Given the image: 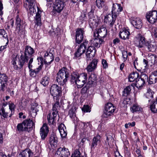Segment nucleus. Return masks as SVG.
Returning <instances> with one entry per match:
<instances>
[{
    "mask_svg": "<svg viewBox=\"0 0 157 157\" xmlns=\"http://www.w3.org/2000/svg\"><path fill=\"white\" fill-rule=\"evenodd\" d=\"M132 25L137 29H140L142 26V22L141 19L139 17H134L131 20Z\"/></svg>",
    "mask_w": 157,
    "mask_h": 157,
    "instance_id": "obj_19",
    "label": "nucleus"
},
{
    "mask_svg": "<svg viewBox=\"0 0 157 157\" xmlns=\"http://www.w3.org/2000/svg\"><path fill=\"white\" fill-rule=\"evenodd\" d=\"M120 42V40L118 38H116L113 40V43L115 44H117Z\"/></svg>",
    "mask_w": 157,
    "mask_h": 157,
    "instance_id": "obj_64",
    "label": "nucleus"
},
{
    "mask_svg": "<svg viewBox=\"0 0 157 157\" xmlns=\"http://www.w3.org/2000/svg\"><path fill=\"white\" fill-rule=\"evenodd\" d=\"M157 81V70L152 72L149 77L148 83L150 84H155Z\"/></svg>",
    "mask_w": 157,
    "mask_h": 157,
    "instance_id": "obj_29",
    "label": "nucleus"
},
{
    "mask_svg": "<svg viewBox=\"0 0 157 157\" xmlns=\"http://www.w3.org/2000/svg\"><path fill=\"white\" fill-rule=\"evenodd\" d=\"M34 53V49L29 46H27L25 48L24 53L22 54L20 56V64L23 65L24 63H26L28 61L29 59L30 61L32 59L33 61V55Z\"/></svg>",
    "mask_w": 157,
    "mask_h": 157,
    "instance_id": "obj_2",
    "label": "nucleus"
},
{
    "mask_svg": "<svg viewBox=\"0 0 157 157\" xmlns=\"http://www.w3.org/2000/svg\"><path fill=\"white\" fill-rule=\"evenodd\" d=\"M33 60L32 59H31L30 61H29L28 64V68L30 70V71H33L35 74H36V75L38 74L37 71L35 69H33L32 68L33 67V65L32 64V63H33Z\"/></svg>",
    "mask_w": 157,
    "mask_h": 157,
    "instance_id": "obj_47",
    "label": "nucleus"
},
{
    "mask_svg": "<svg viewBox=\"0 0 157 157\" xmlns=\"http://www.w3.org/2000/svg\"><path fill=\"white\" fill-rule=\"evenodd\" d=\"M75 110L73 108H71L69 111V115L72 119L75 117Z\"/></svg>",
    "mask_w": 157,
    "mask_h": 157,
    "instance_id": "obj_49",
    "label": "nucleus"
},
{
    "mask_svg": "<svg viewBox=\"0 0 157 157\" xmlns=\"http://www.w3.org/2000/svg\"><path fill=\"white\" fill-rule=\"evenodd\" d=\"M57 114L58 113L53 111L52 114L50 113L47 115V119L48 121V124L49 125H51L52 127L56 125L55 118Z\"/></svg>",
    "mask_w": 157,
    "mask_h": 157,
    "instance_id": "obj_14",
    "label": "nucleus"
},
{
    "mask_svg": "<svg viewBox=\"0 0 157 157\" xmlns=\"http://www.w3.org/2000/svg\"><path fill=\"white\" fill-rule=\"evenodd\" d=\"M139 75L137 72H133L131 73L129 76L128 79L130 82L136 81L139 78Z\"/></svg>",
    "mask_w": 157,
    "mask_h": 157,
    "instance_id": "obj_36",
    "label": "nucleus"
},
{
    "mask_svg": "<svg viewBox=\"0 0 157 157\" xmlns=\"http://www.w3.org/2000/svg\"><path fill=\"white\" fill-rule=\"evenodd\" d=\"M3 9V4L2 2L0 0V16H2L3 14L2 10Z\"/></svg>",
    "mask_w": 157,
    "mask_h": 157,
    "instance_id": "obj_62",
    "label": "nucleus"
},
{
    "mask_svg": "<svg viewBox=\"0 0 157 157\" xmlns=\"http://www.w3.org/2000/svg\"><path fill=\"white\" fill-rule=\"evenodd\" d=\"M98 36L100 38H97L102 39V38H105L106 37L107 34V29L105 27H101L99 29L97 32ZM102 40H103L102 39Z\"/></svg>",
    "mask_w": 157,
    "mask_h": 157,
    "instance_id": "obj_27",
    "label": "nucleus"
},
{
    "mask_svg": "<svg viewBox=\"0 0 157 157\" xmlns=\"http://www.w3.org/2000/svg\"><path fill=\"white\" fill-rule=\"evenodd\" d=\"M104 0H96V4L99 8H101L104 6Z\"/></svg>",
    "mask_w": 157,
    "mask_h": 157,
    "instance_id": "obj_48",
    "label": "nucleus"
},
{
    "mask_svg": "<svg viewBox=\"0 0 157 157\" xmlns=\"http://www.w3.org/2000/svg\"><path fill=\"white\" fill-rule=\"evenodd\" d=\"M101 136L99 135H97L93 137L90 144V148L91 151L94 150L101 142Z\"/></svg>",
    "mask_w": 157,
    "mask_h": 157,
    "instance_id": "obj_16",
    "label": "nucleus"
},
{
    "mask_svg": "<svg viewBox=\"0 0 157 157\" xmlns=\"http://www.w3.org/2000/svg\"><path fill=\"white\" fill-rule=\"evenodd\" d=\"M85 32L83 29L78 28L76 31L75 40L76 43L79 44L83 40Z\"/></svg>",
    "mask_w": 157,
    "mask_h": 157,
    "instance_id": "obj_10",
    "label": "nucleus"
},
{
    "mask_svg": "<svg viewBox=\"0 0 157 157\" xmlns=\"http://www.w3.org/2000/svg\"><path fill=\"white\" fill-rule=\"evenodd\" d=\"M9 111L10 113L9 114V117H11L14 113L16 105L13 103H9Z\"/></svg>",
    "mask_w": 157,
    "mask_h": 157,
    "instance_id": "obj_38",
    "label": "nucleus"
},
{
    "mask_svg": "<svg viewBox=\"0 0 157 157\" xmlns=\"http://www.w3.org/2000/svg\"><path fill=\"white\" fill-rule=\"evenodd\" d=\"M20 57L18 58V65H17L16 64V61L17 60V58L16 57L13 58L12 60V64L13 65L14 69H15L16 70H18V69H21L22 68L23 66L24 65H25L26 64V63H24V64H23V65L22 66L20 65Z\"/></svg>",
    "mask_w": 157,
    "mask_h": 157,
    "instance_id": "obj_33",
    "label": "nucleus"
},
{
    "mask_svg": "<svg viewBox=\"0 0 157 157\" xmlns=\"http://www.w3.org/2000/svg\"><path fill=\"white\" fill-rule=\"evenodd\" d=\"M97 77L94 74H91L89 76L88 81H87V83L89 85H91L93 84L94 81L96 79Z\"/></svg>",
    "mask_w": 157,
    "mask_h": 157,
    "instance_id": "obj_39",
    "label": "nucleus"
},
{
    "mask_svg": "<svg viewBox=\"0 0 157 157\" xmlns=\"http://www.w3.org/2000/svg\"><path fill=\"white\" fill-rule=\"evenodd\" d=\"M37 106L38 105L36 104H35V105H32L30 110L31 114L34 113L35 114V115L36 114L37 112L38 111V110L37 109Z\"/></svg>",
    "mask_w": 157,
    "mask_h": 157,
    "instance_id": "obj_44",
    "label": "nucleus"
},
{
    "mask_svg": "<svg viewBox=\"0 0 157 157\" xmlns=\"http://www.w3.org/2000/svg\"><path fill=\"white\" fill-rule=\"evenodd\" d=\"M98 62L97 59H94L87 66L86 69L88 72L94 71L97 68Z\"/></svg>",
    "mask_w": 157,
    "mask_h": 157,
    "instance_id": "obj_20",
    "label": "nucleus"
},
{
    "mask_svg": "<svg viewBox=\"0 0 157 157\" xmlns=\"http://www.w3.org/2000/svg\"><path fill=\"white\" fill-rule=\"evenodd\" d=\"M62 92L61 88L56 84H53L51 86L50 93L52 96L61 94Z\"/></svg>",
    "mask_w": 157,
    "mask_h": 157,
    "instance_id": "obj_15",
    "label": "nucleus"
},
{
    "mask_svg": "<svg viewBox=\"0 0 157 157\" xmlns=\"http://www.w3.org/2000/svg\"><path fill=\"white\" fill-rule=\"evenodd\" d=\"M102 63L104 68H106L108 67V64L105 60L103 59L102 61Z\"/></svg>",
    "mask_w": 157,
    "mask_h": 157,
    "instance_id": "obj_60",
    "label": "nucleus"
},
{
    "mask_svg": "<svg viewBox=\"0 0 157 157\" xmlns=\"http://www.w3.org/2000/svg\"><path fill=\"white\" fill-rule=\"evenodd\" d=\"M137 37L138 38V42H135V45L139 48L144 47L147 41H146L145 37L140 33L138 34Z\"/></svg>",
    "mask_w": 157,
    "mask_h": 157,
    "instance_id": "obj_13",
    "label": "nucleus"
},
{
    "mask_svg": "<svg viewBox=\"0 0 157 157\" xmlns=\"http://www.w3.org/2000/svg\"><path fill=\"white\" fill-rule=\"evenodd\" d=\"M58 142V139L54 133H52L49 139V143L50 145L54 147L57 146Z\"/></svg>",
    "mask_w": 157,
    "mask_h": 157,
    "instance_id": "obj_31",
    "label": "nucleus"
},
{
    "mask_svg": "<svg viewBox=\"0 0 157 157\" xmlns=\"http://www.w3.org/2000/svg\"><path fill=\"white\" fill-rule=\"evenodd\" d=\"M8 80V77L4 73H0V91L5 90Z\"/></svg>",
    "mask_w": 157,
    "mask_h": 157,
    "instance_id": "obj_7",
    "label": "nucleus"
},
{
    "mask_svg": "<svg viewBox=\"0 0 157 157\" xmlns=\"http://www.w3.org/2000/svg\"><path fill=\"white\" fill-rule=\"evenodd\" d=\"M140 78L145 82L146 81H147V80L148 77L147 75L146 74H142L140 76Z\"/></svg>",
    "mask_w": 157,
    "mask_h": 157,
    "instance_id": "obj_55",
    "label": "nucleus"
},
{
    "mask_svg": "<svg viewBox=\"0 0 157 157\" xmlns=\"http://www.w3.org/2000/svg\"><path fill=\"white\" fill-rule=\"evenodd\" d=\"M70 153L68 149L65 147H59L55 154L56 157H68Z\"/></svg>",
    "mask_w": 157,
    "mask_h": 157,
    "instance_id": "obj_8",
    "label": "nucleus"
},
{
    "mask_svg": "<svg viewBox=\"0 0 157 157\" xmlns=\"http://www.w3.org/2000/svg\"><path fill=\"white\" fill-rule=\"evenodd\" d=\"M37 59L38 62V64H39L40 63V65L42 64V66H43L44 62V59L43 57H38Z\"/></svg>",
    "mask_w": 157,
    "mask_h": 157,
    "instance_id": "obj_59",
    "label": "nucleus"
},
{
    "mask_svg": "<svg viewBox=\"0 0 157 157\" xmlns=\"http://www.w3.org/2000/svg\"><path fill=\"white\" fill-rule=\"evenodd\" d=\"M48 132V128L47 124H44L40 130V134L42 140H44L45 139L47 136Z\"/></svg>",
    "mask_w": 157,
    "mask_h": 157,
    "instance_id": "obj_18",
    "label": "nucleus"
},
{
    "mask_svg": "<svg viewBox=\"0 0 157 157\" xmlns=\"http://www.w3.org/2000/svg\"><path fill=\"white\" fill-rule=\"evenodd\" d=\"M114 106L111 103L108 102L105 105L104 110L102 115L103 118H107L111 116L115 110Z\"/></svg>",
    "mask_w": 157,
    "mask_h": 157,
    "instance_id": "obj_6",
    "label": "nucleus"
},
{
    "mask_svg": "<svg viewBox=\"0 0 157 157\" xmlns=\"http://www.w3.org/2000/svg\"><path fill=\"white\" fill-rule=\"evenodd\" d=\"M71 157H82L81 154L78 150L76 149L72 154Z\"/></svg>",
    "mask_w": 157,
    "mask_h": 157,
    "instance_id": "obj_50",
    "label": "nucleus"
},
{
    "mask_svg": "<svg viewBox=\"0 0 157 157\" xmlns=\"http://www.w3.org/2000/svg\"><path fill=\"white\" fill-rule=\"evenodd\" d=\"M60 107L59 102H55L53 105L52 111H53L58 113V109Z\"/></svg>",
    "mask_w": 157,
    "mask_h": 157,
    "instance_id": "obj_46",
    "label": "nucleus"
},
{
    "mask_svg": "<svg viewBox=\"0 0 157 157\" xmlns=\"http://www.w3.org/2000/svg\"><path fill=\"white\" fill-rule=\"evenodd\" d=\"M24 126V131H28V129L32 128L34 124L32 120L30 119H27L23 122Z\"/></svg>",
    "mask_w": 157,
    "mask_h": 157,
    "instance_id": "obj_28",
    "label": "nucleus"
},
{
    "mask_svg": "<svg viewBox=\"0 0 157 157\" xmlns=\"http://www.w3.org/2000/svg\"><path fill=\"white\" fill-rule=\"evenodd\" d=\"M91 45L88 47L86 52L91 53L94 52V53L95 54L96 50L94 46L98 48L101 44L104 42V41L103 40L100 38H94L91 40Z\"/></svg>",
    "mask_w": 157,
    "mask_h": 157,
    "instance_id": "obj_5",
    "label": "nucleus"
},
{
    "mask_svg": "<svg viewBox=\"0 0 157 157\" xmlns=\"http://www.w3.org/2000/svg\"><path fill=\"white\" fill-rule=\"evenodd\" d=\"M61 94L53 96L54 101L55 102H59V100L60 99V97Z\"/></svg>",
    "mask_w": 157,
    "mask_h": 157,
    "instance_id": "obj_56",
    "label": "nucleus"
},
{
    "mask_svg": "<svg viewBox=\"0 0 157 157\" xmlns=\"http://www.w3.org/2000/svg\"><path fill=\"white\" fill-rule=\"evenodd\" d=\"M122 10V7L121 6V5L120 4L113 3L111 11L112 14L114 17L116 18Z\"/></svg>",
    "mask_w": 157,
    "mask_h": 157,
    "instance_id": "obj_11",
    "label": "nucleus"
},
{
    "mask_svg": "<svg viewBox=\"0 0 157 157\" xmlns=\"http://www.w3.org/2000/svg\"><path fill=\"white\" fill-rule=\"evenodd\" d=\"M93 13L92 10H91L89 15V24L90 27L92 29L94 28L96 26L97 22L96 20L93 16Z\"/></svg>",
    "mask_w": 157,
    "mask_h": 157,
    "instance_id": "obj_25",
    "label": "nucleus"
},
{
    "mask_svg": "<svg viewBox=\"0 0 157 157\" xmlns=\"http://www.w3.org/2000/svg\"><path fill=\"white\" fill-rule=\"evenodd\" d=\"M130 34L128 30L123 28L121 30L119 33V36L121 39L125 40L129 38V36Z\"/></svg>",
    "mask_w": 157,
    "mask_h": 157,
    "instance_id": "obj_23",
    "label": "nucleus"
},
{
    "mask_svg": "<svg viewBox=\"0 0 157 157\" xmlns=\"http://www.w3.org/2000/svg\"><path fill=\"white\" fill-rule=\"evenodd\" d=\"M2 36L7 41L6 44H8L9 43V40L8 37V36L6 32V31L4 29H0V37Z\"/></svg>",
    "mask_w": 157,
    "mask_h": 157,
    "instance_id": "obj_42",
    "label": "nucleus"
},
{
    "mask_svg": "<svg viewBox=\"0 0 157 157\" xmlns=\"http://www.w3.org/2000/svg\"><path fill=\"white\" fill-rule=\"evenodd\" d=\"M116 19L113 14H108L105 16L104 21L105 22L109 23L111 26H112L115 22Z\"/></svg>",
    "mask_w": 157,
    "mask_h": 157,
    "instance_id": "obj_21",
    "label": "nucleus"
},
{
    "mask_svg": "<svg viewBox=\"0 0 157 157\" xmlns=\"http://www.w3.org/2000/svg\"><path fill=\"white\" fill-rule=\"evenodd\" d=\"M41 11L39 9L38 10V11L36 13L35 18V28H37L38 27L39 29L40 28V26L41 25V22L40 15Z\"/></svg>",
    "mask_w": 157,
    "mask_h": 157,
    "instance_id": "obj_30",
    "label": "nucleus"
},
{
    "mask_svg": "<svg viewBox=\"0 0 157 157\" xmlns=\"http://www.w3.org/2000/svg\"><path fill=\"white\" fill-rule=\"evenodd\" d=\"M144 48L147 51L153 52L155 50L156 46L155 43L147 41Z\"/></svg>",
    "mask_w": 157,
    "mask_h": 157,
    "instance_id": "obj_22",
    "label": "nucleus"
},
{
    "mask_svg": "<svg viewBox=\"0 0 157 157\" xmlns=\"http://www.w3.org/2000/svg\"><path fill=\"white\" fill-rule=\"evenodd\" d=\"M58 129L61 137L65 138L67 136V132L64 124L62 123L61 124L58 126Z\"/></svg>",
    "mask_w": 157,
    "mask_h": 157,
    "instance_id": "obj_26",
    "label": "nucleus"
},
{
    "mask_svg": "<svg viewBox=\"0 0 157 157\" xmlns=\"http://www.w3.org/2000/svg\"><path fill=\"white\" fill-rule=\"evenodd\" d=\"M69 76L68 70L65 67H63L57 74L56 81L59 85L63 86L67 82Z\"/></svg>",
    "mask_w": 157,
    "mask_h": 157,
    "instance_id": "obj_3",
    "label": "nucleus"
},
{
    "mask_svg": "<svg viewBox=\"0 0 157 157\" xmlns=\"http://www.w3.org/2000/svg\"><path fill=\"white\" fill-rule=\"evenodd\" d=\"M148 59L151 61V63L152 64H154L155 63L156 59L157 58L156 56L155 55L153 54H148Z\"/></svg>",
    "mask_w": 157,
    "mask_h": 157,
    "instance_id": "obj_43",
    "label": "nucleus"
},
{
    "mask_svg": "<svg viewBox=\"0 0 157 157\" xmlns=\"http://www.w3.org/2000/svg\"><path fill=\"white\" fill-rule=\"evenodd\" d=\"M9 113L6 112L4 107H2L0 110V114L4 118H7V117L9 116L8 115Z\"/></svg>",
    "mask_w": 157,
    "mask_h": 157,
    "instance_id": "obj_45",
    "label": "nucleus"
},
{
    "mask_svg": "<svg viewBox=\"0 0 157 157\" xmlns=\"http://www.w3.org/2000/svg\"><path fill=\"white\" fill-rule=\"evenodd\" d=\"M82 111L85 112H90V110L89 106L88 105H84L82 109Z\"/></svg>",
    "mask_w": 157,
    "mask_h": 157,
    "instance_id": "obj_57",
    "label": "nucleus"
},
{
    "mask_svg": "<svg viewBox=\"0 0 157 157\" xmlns=\"http://www.w3.org/2000/svg\"><path fill=\"white\" fill-rule=\"evenodd\" d=\"M65 5V0H56L53 3L52 14L54 16L59 15Z\"/></svg>",
    "mask_w": 157,
    "mask_h": 157,
    "instance_id": "obj_4",
    "label": "nucleus"
},
{
    "mask_svg": "<svg viewBox=\"0 0 157 157\" xmlns=\"http://www.w3.org/2000/svg\"><path fill=\"white\" fill-rule=\"evenodd\" d=\"M33 155V153L31 150L26 149L22 151L19 154L20 157H31Z\"/></svg>",
    "mask_w": 157,
    "mask_h": 157,
    "instance_id": "obj_32",
    "label": "nucleus"
},
{
    "mask_svg": "<svg viewBox=\"0 0 157 157\" xmlns=\"http://www.w3.org/2000/svg\"><path fill=\"white\" fill-rule=\"evenodd\" d=\"M44 63L45 64H50L54 60V56L51 51H47L44 54Z\"/></svg>",
    "mask_w": 157,
    "mask_h": 157,
    "instance_id": "obj_12",
    "label": "nucleus"
},
{
    "mask_svg": "<svg viewBox=\"0 0 157 157\" xmlns=\"http://www.w3.org/2000/svg\"><path fill=\"white\" fill-rule=\"evenodd\" d=\"M49 78L47 76L43 77L40 81V83L44 86H47L48 84Z\"/></svg>",
    "mask_w": 157,
    "mask_h": 157,
    "instance_id": "obj_41",
    "label": "nucleus"
},
{
    "mask_svg": "<svg viewBox=\"0 0 157 157\" xmlns=\"http://www.w3.org/2000/svg\"><path fill=\"white\" fill-rule=\"evenodd\" d=\"M71 76V81L75 82L78 88H82L87 83V75L85 73H82L79 75L77 72L73 71Z\"/></svg>",
    "mask_w": 157,
    "mask_h": 157,
    "instance_id": "obj_1",
    "label": "nucleus"
},
{
    "mask_svg": "<svg viewBox=\"0 0 157 157\" xmlns=\"http://www.w3.org/2000/svg\"><path fill=\"white\" fill-rule=\"evenodd\" d=\"M14 20L13 19H11L10 21L9 22V24L10 25L8 26V28H9L10 27V25H11L12 27V28L14 25Z\"/></svg>",
    "mask_w": 157,
    "mask_h": 157,
    "instance_id": "obj_61",
    "label": "nucleus"
},
{
    "mask_svg": "<svg viewBox=\"0 0 157 157\" xmlns=\"http://www.w3.org/2000/svg\"><path fill=\"white\" fill-rule=\"evenodd\" d=\"M95 54L94 53V52L91 53L89 52H86V55L87 60H91L94 56Z\"/></svg>",
    "mask_w": 157,
    "mask_h": 157,
    "instance_id": "obj_52",
    "label": "nucleus"
},
{
    "mask_svg": "<svg viewBox=\"0 0 157 157\" xmlns=\"http://www.w3.org/2000/svg\"><path fill=\"white\" fill-rule=\"evenodd\" d=\"M17 129L19 132H22L24 130V124L22 123L18 124L17 126Z\"/></svg>",
    "mask_w": 157,
    "mask_h": 157,
    "instance_id": "obj_53",
    "label": "nucleus"
},
{
    "mask_svg": "<svg viewBox=\"0 0 157 157\" xmlns=\"http://www.w3.org/2000/svg\"><path fill=\"white\" fill-rule=\"evenodd\" d=\"M130 110L132 113L141 112L142 110V108L138 104H133L130 108Z\"/></svg>",
    "mask_w": 157,
    "mask_h": 157,
    "instance_id": "obj_34",
    "label": "nucleus"
},
{
    "mask_svg": "<svg viewBox=\"0 0 157 157\" xmlns=\"http://www.w3.org/2000/svg\"><path fill=\"white\" fill-rule=\"evenodd\" d=\"M28 2V5L26 4V8L27 10H29L31 11H33L34 12V8H33V4L35 2L34 0H26Z\"/></svg>",
    "mask_w": 157,
    "mask_h": 157,
    "instance_id": "obj_35",
    "label": "nucleus"
},
{
    "mask_svg": "<svg viewBox=\"0 0 157 157\" xmlns=\"http://www.w3.org/2000/svg\"><path fill=\"white\" fill-rule=\"evenodd\" d=\"M135 85L137 88L140 89L144 85L145 82L140 78H138L135 81Z\"/></svg>",
    "mask_w": 157,
    "mask_h": 157,
    "instance_id": "obj_37",
    "label": "nucleus"
},
{
    "mask_svg": "<svg viewBox=\"0 0 157 157\" xmlns=\"http://www.w3.org/2000/svg\"><path fill=\"white\" fill-rule=\"evenodd\" d=\"M153 94L154 93L151 90L148 91L146 93V96L147 98L149 99V100H148L149 101L153 98Z\"/></svg>",
    "mask_w": 157,
    "mask_h": 157,
    "instance_id": "obj_51",
    "label": "nucleus"
},
{
    "mask_svg": "<svg viewBox=\"0 0 157 157\" xmlns=\"http://www.w3.org/2000/svg\"><path fill=\"white\" fill-rule=\"evenodd\" d=\"M16 29L20 31L21 30L24 22L23 19L17 14L16 18Z\"/></svg>",
    "mask_w": 157,
    "mask_h": 157,
    "instance_id": "obj_24",
    "label": "nucleus"
},
{
    "mask_svg": "<svg viewBox=\"0 0 157 157\" xmlns=\"http://www.w3.org/2000/svg\"><path fill=\"white\" fill-rule=\"evenodd\" d=\"M86 42L81 44L79 46L77 52L75 53V56L76 58H78L80 57L82 54L85 52L86 49V45L85 44Z\"/></svg>",
    "mask_w": 157,
    "mask_h": 157,
    "instance_id": "obj_17",
    "label": "nucleus"
},
{
    "mask_svg": "<svg viewBox=\"0 0 157 157\" xmlns=\"http://www.w3.org/2000/svg\"><path fill=\"white\" fill-rule=\"evenodd\" d=\"M88 88L86 86H85L81 90V93L82 94L85 93L87 90Z\"/></svg>",
    "mask_w": 157,
    "mask_h": 157,
    "instance_id": "obj_63",
    "label": "nucleus"
},
{
    "mask_svg": "<svg viewBox=\"0 0 157 157\" xmlns=\"http://www.w3.org/2000/svg\"><path fill=\"white\" fill-rule=\"evenodd\" d=\"M122 57L124 62L125 61L127 58L128 53L127 51H124L122 52Z\"/></svg>",
    "mask_w": 157,
    "mask_h": 157,
    "instance_id": "obj_58",
    "label": "nucleus"
},
{
    "mask_svg": "<svg viewBox=\"0 0 157 157\" xmlns=\"http://www.w3.org/2000/svg\"><path fill=\"white\" fill-rule=\"evenodd\" d=\"M146 18L148 21L151 24H154L157 21V11L152 10L147 13Z\"/></svg>",
    "mask_w": 157,
    "mask_h": 157,
    "instance_id": "obj_9",
    "label": "nucleus"
},
{
    "mask_svg": "<svg viewBox=\"0 0 157 157\" xmlns=\"http://www.w3.org/2000/svg\"><path fill=\"white\" fill-rule=\"evenodd\" d=\"M150 109L151 111L154 113H157V97L153 104L150 105Z\"/></svg>",
    "mask_w": 157,
    "mask_h": 157,
    "instance_id": "obj_40",
    "label": "nucleus"
},
{
    "mask_svg": "<svg viewBox=\"0 0 157 157\" xmlns=\"http://www.w3.org/2000/svg\"><path fill=\"white\" fill-rule=\"evenodd\" d=\"M131 86H128L124 89L123 91V93L125 94H126L127 95L129 94L131 91Z\"/></svg>",
    "mask_w": 157,
    "mask_h": 157,
    "instance_id": "obj_54",
    "label": "nucleus"
}]
</instances>
